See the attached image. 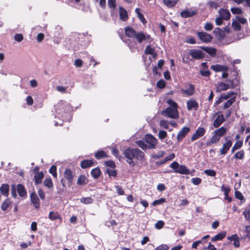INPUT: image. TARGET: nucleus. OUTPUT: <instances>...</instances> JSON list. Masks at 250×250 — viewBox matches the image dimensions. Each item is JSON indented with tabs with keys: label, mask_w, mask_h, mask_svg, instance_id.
I'll return each instance as SVG.
<instances>
[{
	"label": "nucleus",
	"mask_w": 250,
	"mask_h": 250,
	"mask_svg": "<svg viewBox=\"0 0 250 250\" xmlns=\"http://www.w3.org/2000/svg\"><path fill=\"white\" fill-rule=\"evenodd\" d=\"M226 232L225 231H222L220 233L214 236V237H213L211 238V241L213 242L218 240H221L226 236Z\"/></svg>",
	"instance_id": "29"
},
{
	"label": "nucleus",
	"mask_w": 250,
	"mask_h": 250,
	"mask_svg": "<svg viewBox=\"0 0 250 250\" xmlns=\"http://www.w3.org/2000/svg\"><path fill=\"white\" fill-rule=\"evenodd\" d=\"M192 183L195 185H199L201 182L202 180L200 178H193L191 179Z\"/></svg>",
	"instance_id": "58"
},
{
	"label": "nucleus",
	"mask_w": 250,
	"mask_h": 250,
	"mask_svg": "<svg viewBox=\"0 0 250 250\" xmlns=\"http://www.w3.org/2000/svg\"><path fill=\"white\" fill-rule=\"evenodd\" d=\"M17 190L20 196H21V197H26V190L23 186H22L21 184L18 185L17 187Z\"/></svg>",
	"instance_id": "17"
},
{
	"label": "nucleus",
	"mask_w": 250,
	"mask_h": 250,
	"mask_svg": "<svg viewBox=\"0 0 250 250\" xmlns=\"http://www.w3.org/2000/svg\"><path fill=\"white\" fill-rule=\"evenodd\" d=\"M166 83L165 82L164 80H159L157 83V86L158 87L160 88H163L165 87Z\"/></svg>",
	"instance_id": "60"
},
{
	"label": "nucleus",
	"mask_w": 250,
	"mask_h": 250,
	"mask_svg": "<svg viewBox=\"0 0 250 250\" xmlns=\"http://www.w3.org/2000/svg\"><path fill=\"white\" fill-rule=\"evenodd\" d=\"M197 35L199 38L203 42H210L212 38L211 35L203 32H198Z\"/></svg>",
	"instance_id": "10"
},
{
	"label": "nucleus",
	"mask_w": 250,
	"mask_h": 250,
	"mask_svg": "<svg viewBox=\"0 0 250 250\" xmlns=\"http://www.w3.org/2000/svg\"><path fill=\"white\" fill-rule=\"evenodd\" d=\"M190 128L188 127H183L178 133L177 139L178 141H181L186 135L189 132Z\"/></svg>",
	"instance_id": "13"
},
{
	"label": "nucleus",
	"mask_w": 250,
	"mask_h": 250,
	"mask_svg": "<svg viewBox=\"0 0 250 250\" xmlns=\"http://www.w3.org/2000/svg\"><path fill=\"white\" fill-rule=\"evenodd\" d=\"M136 33L131 27H127L125 28V34L128 37L134 38Z\"/></svg>",
	"instance_id": "23"
},
{
	"label": "nucleus",
	"mask_w": 250,
	"mask_h": 250,
	"mask_svg": "<svg viewBox=\"0 0 250 250\" xmlns=\"http://www.w3.org/2000/svg\"><path fill=\"white\" fill-rule=\"evenodd\" d=\"M243 145V141H237L235 144L233 146L236 148V149H238L240 148Z\"/></svg>",
	"instance_id": "61"
},
{
	"label": "nucleus",
	"mask_w": 250,
	"mask_h": 250,
	"mask_svg": "<svg viewBox=\"0 0 250 250\" xmlns=\"http://www.w3.org/2000/svg\"><path fill=\"white\" fill-rule=\"evenodd\" d=\"M204 172L207 175L210 176H215L216 175V172L213 170L211 169H206L204 171Z\"/></svg>",
	"instance_id": "55"
},
{
	"label": "nucleus",
	"mask_w": 250,
	"mask_h": 250,
	"mask_svg": "<svg viewBox=\"0 0 250 250\" xmlns=\"http://www.w3.org/2000/svg\"><path fill=\"white\" fill-rule=\"evenodd\" d=\"M9 189V187L7 184H2L0 188L1 193L5 196L8 195Z\"/></svg>",
	"instance_id": "27"
},
{
	"label": "nucleus",
	"mask_w": 250,
	"mask_h": 250,
	"mask_svg": "<svg viewBox=\"0 0 250 250\" xmlns=\"http://www.w3.org/2000/svg\"><path fill=\"white\" fill-rule=\"evenodd\" d=\"M169 247L166 245H161L157 247L155 250H168Z\"/></svg>",
	"instance_id": "64"
},
{
	"label": "nucleus",
	"mask_w": 250,
	"mask_h": 250,
	"mask_svg": "<svg viewBox=\"0 0 250 250\" xmlns=\"http://www.w3.org/2000/svg\"><path fill=\"white\" fill-rule=\"evenodd\" d=\"M187 109L188 110H197L198 108V104L193 100H189L187 103Z\"/></svg>",
	"instance_id": "14"
},
{
	"label": "nucleus",
	"mask_w": 250,
	"mask_h": 250,
	"mask_svg": "<svg viewBox=\"0 0 250 250\" xmlns=\"http://www.w3.org/2000/svg\"><path fill=\"white\" fill-rule=\"evenodd\" d=\"M236 21L239 23L242 24H245L247 22V20L246 18L243 17H240L239 16H236L235 17Z\"/></svg>",
	"instance_id": "53"
},
{
	"label": "nucleus",
	"mask_w": 250,
	"mask_h": 250,
	"mask_svg": "<svg viewBox=\"0 0 250 250\" xmlns=\"http://www.w3.org/2000/svg\"><path fill=\"white\" fill-rule=\"evenodd\" d=\"M49 218L51 220H55L60 219V217L57 212L50 211L49 214Z\"/></svg>",
	"instance_id": "37"
},
{
	"label": "nucleus",
	"mask_w": 250,
	"mask_h": 250,
	"mask_svg": "<svg viewBox=\"0 0 250 250\" xmlns=\"http://www.w3.org/2000/svg\"><path fill=\"white\" fill-rule=\"evenodd\" d=\"M178 0H163L164 4L168 8L173 7L177 3Z\"/></svg>",
	"instance_id": "31"
},
{
	"label": "nucleus",
	"mask_w": 250,
	"mask_h": 250,
	"mask_svg": "<svg viewBox=\"0 0 250 250\" xmlns=\"http://www.w3.org/2000/svg\"><path fill=\"white\" fill-rule=\"evenodd\" d=\"M145 138L148 144V148L154 149L157 144V139L153 135L149 134L146 135Z\"/></svg>",
	"instance_id": "6"
},
{
	"label": "nucleus",
	"mask_w": 250,
	"mask_h": 250,
	"mask_svg": "<svg viewBox=\"0 0 250 250\" xmlns=\"http://www.w3.org/2000/svg\"><path fill=\"white\" fill-rule=\"evenodd\" d=\"M11 205L10 200L9 199H6L3 201L1 205V208L2 210H6L9 206Z\"/></svg>",
	"instance_id": "36"
},
{
	"label": "nucleus",
	"mask_w": 250,
	"mask_h": 250,
	"mask_svg": "<svg viewBox=\"0 0 250 250\" xmlns=\"http://www.w3.org/2000/svg\"><path fill=\"white\" fill-rule=\"evenodd\" d=\"M106 172L108 174L109 176L115 177L117 175V172L114 169H107Z\"/></svg>",
	"instance_id": "56"
},
{
	"label": "nucleus",
	"mask_w": 250,
	"mask_h": 250,
	"mask_svg": "<svg viewBox=\"0 0 250 250\" xmlns=\"http://www.w3.org/2000/svg\"><path fill=\"white\" fill-rule=\"evenodd\" d=\"M228 239L233 241V245L236 248L240 246V240L238 236L236 234H234L231 236L228 237Z\"/></svg>",
	"instance_id": "18"
},
{
	"label": "nucleus",
	"mask_w": 250,
	"mask_h": 250,
	"mask_svg": "<svg viewBox=\"0 0 250 250\" xmlns=\"http://www.w3.org/2000/svg\"><path fill=\"white\" fill-rule=\"evenodd\" d=\"M236 97L235 96H233L232 98H231L229 100H227L224 104L223 105V109H226L229 108L232 104L235 102Z\"/></svg>",
	"instance_id": "32"
},
{
	"label": "nucleus",
	"mask_w": 250,
	"mask_h": 250,
	"mask_svg": "<svg viewBox=\"0 0 250 250\" xmlns=\"http://www.w3.org/2000/svg\"><path fill=\"white\" fill-rule=\"evenodd\" d=\"M107 4L109 8L111 9L110 13L112 15L116 8V0H107Z\"/></svg>",
	"instance_id": "30"
},
{
	"label": "nucleus",
	"mask_w": 250,
	"mask_h": 250,
	"mask_svg": "<svg viewBox=\"0 0 250 250\" xmlns=\"http://www.w3.org/2000/svg\"><path fill=\"white\" fill-rule=\"evenodd\" d=\"M80 201L82 203L85 204H92L93 202V199L91 197H83L80 199Z\"/></svg>",
	"instance_id": "39"
},
{
	"label": "nucleus",
	"mask_w": 250,
	"mask_h": 250,
	"mask_svg": "<svg viewBox=\"0 0 250 250\" xmlns=\"http://www.w3.org/2000/svg\"><path fill=\"white\" fill-rule=\"evenodd\" d=\"M146 54L154 55V48L152 47L150 45H147L145 50Z\"/></svg>",
	"instance_id": "44"
},
{
	"label": "nucleus",
	"mask_w": 250,
	"mask_h": 250,
	"mask_svg": "<svg viewBox=\"0 0 250 250\" xmlns=\"http://www.w3.org/2000/svg\"><path fill=\"white\" fill-rule=\"evenodd\" d=\"M43 177L44 175L42 172H40L36 173L34 177L35 184L36 185L41 184Z\"/></svg>",
	"instance_id": "22"
},
{
	"label": "nucleus",
	"mask_w": 250,
	"mask_h": 250,
	"mask_svg": "<svg viewBox=\"0 0 250 250\" xmlns=\"http://www.w3.org/2000/svg\"><path fill=\"white\" fill-rule=\"evenodd\" d=\"M165 202V199L161 198L160 199L155 200L152 203V205L153 206H157L158 205L162 204L163 203H164Z\"/></svg>",
	"instance_id": "59"
},
{
	"label": "nucleus",
	"mask_w": 250,
	"mask_h": 250,
	"mask_svg": "<svg viewBox=\"0 0 250 250\" xmlns=\"http://www.w3.org/2000/svg\"><path fill=\"white\" fill-rule=\"evenodd\" d=\"M243 214L246 220L250 221V208L246 209Z\"/></svg>",
	"instance_id": "52"
},
{
	"label": "nucleus",
	"mask_w": 250,
	"mask_h": 250,
	"mask_svg": "<svg viewBox=\"0 0 250 250\" xmlns=\"http://www.w3.org/2000/svg\"><path fill=\"white\" fill-rule=\"evenodd\" d=\"M208 4L211 7L214 9H217L219 7L218 3L216 1H209Z\"/></svg>",
	"instance_id": "54"
},
{
	"label": "nucleus",
	"mask_w": 250,
	"mask_h": 250,
	"mask_svg": "<svg viewBox=\"0 0 250 250\" xmlns=\"http://www.w3.org/2000/svg\"><path fill=\"white\" fill-rule=\"evenodd\" d=\"M229 82V83H218L216 84L215 87L216 88V91L220 92L222 91L227 90L229 88H233L235 86V85L233 84L232 81L230 80H227Z\"/></svg>",
	"instance_id": "5"
},
{
	"label": "nucleus",
	"mask_w": 250,
	"mask_h": 250,
	"mask_svg": "<svg viewBox=\"0 0 250 250\" xmlns=\"http://www.w3.org/2000/svg\"><path fill=\"white\" fill-rule=\"evenodd\" d=\"M160 125L164 128L167 129L168 128V122L166 120H162L159 122Z\"/></svg>",
	"instance_id": "51"
},
{
	"label": "nucleus",
	"mask_w": 250,
	"mask_h": 250,
	"mask_svg": "<svg viewBox=\"0 0 250 250\" xmlns=\"http://www.w3.org/2000/svg\"><path fill=\"white\" fill-rule=\"evenodd\" d=\"M201 48L202 50H204L205 51H206L207 53H208L212 56H215L216 54V50L214 48L204 46H202L201 47Z\"/></svg>",
	"instance_id": "25"
},
{
	"label": "nucleus",
	"mask_w": 250,
	"mask_h": 250,
	"mask_svg": "<svg viewBox=\"0 0 250 250\" xmlns=\"http://www.w3.org/2000/svg\"><path fill=\"white\" fill-rule=\"evenodd\" d=\"M95 157L97 159H100L107 157L106 154L104 151H99L95 154Z\"/></svg>",
	"instance_id": "38"
},
{
	"label": "nucleus",
	"mask_w": 250,
	"mask_h": 250,
	"mask_svg": "<svg viewBox=\"0 0 250 250\" xmlns=\"http://www.w3.org/2000/svg\"><path fill=\"white\" fill-rule=\"evenodd\" d=\"M136 144L143 150L148 148V146L142 141H138L136 142Z\"/></svg>",
	"instance_id": "48"
},
{
	"label": "nucleus",
	"mask_w": 250,
	"mask_h": 250,
	"mask_svg": "<svg viewBox=\"0 0 250 250\" xmlns=\"http://www.w3.org/2000/svg\"><path fill=\"white\" fill-rule=\"evenodd\" d=\"M167 103L169 107L167 108L165 110L162 111V115L166 117L171 119H178L179 117L178 111L177 110V104L172 100H168Z\"/></svg>",
	"instance_id": "2"
},
{
	"label": "nucleus",
	"mask_w": 250,
	"mask_h": 250,
	"mask_svg": "<svg viewBox=\"0 0 250 250\" xmlns=\"http://www.w3.org/2000/svg\"><path fill=\"white\" fill-rule=\"evenodd\" d=\"M167 136V133L166 131L161 130L159 131L158 133V137L160 140L165 139Z\"/></svg>",
	"instance_id": "49"
},
{
	"label": "nucleus",
	"mask_w": 250,
	"mask_h": 250,
	"mask_svg": "<svg viewBox=\"0 0 250 250\" xmlns=\"http://www.w3.org/2000/svg\"><path fill=\"white\" fill-rule=\"evenodd\" d=\"M123 155L126 162L132 167L138 164H143L146 160L145 153L137 148L127 147L124 151Z\"/></svg>",
	"instance_id": "1"
},
{
	"label": "nucleus",
	"mask_w": 250,
	"mask_h": 250,
	"mask_svg": "<svg viewBox=\"0 0 250 250\" xmlns=\"http://www.w3.org/2000/svg\"><path fill=\"white\" fill-rule=\"evenodd\" d=\"M205 132V129L203 127L198 128L195 132L192 135L191 138V141H194L197 140L198 138L203 136Z\"/></svg>",
	"instance_id": "11"
},
{
	"label": "nucleus",
	"mask_w": 250,
	"mask_h": 250,
	"mask_svg": "<svg viewBox=\"0 0 250 250\" xmlns=\"http://www.w3.org/2000/svg\"><path fill=\"white\" fill-rule=\"evenodd\" d=\"M112 154L118 158L119 160H121L122 158H123L122 156L119 155V152L118 149L115 148H112Z\"/></svg>",
	"instance_id": "50"
},
{
	"label": "nucleus",
	"mask_w": 250,
	"mask_h": 250,
	"mask_svg": "<svg viewBox=\"0 0 250 250\" xmlns=\"http://www.w3.org/2000/svg\"><path fill=\"white\" fill-rule=\"evenodd\" d=\"M149 35L146 36L145 34L142 32L136 33L134 37V38H135L139 43L142 42L143 41L146 40V39H149Z\"/></svg>",
	"instance_id": "20"
},
{
	"label": "nucleus",
	"mask_w": 250,
	"mask_h": 250,
	"mask_svg": "<svg viewBox=\"0 0 250 250\" xmlns=\"http://www.w3.org/2000/svg\"><path fill=\"white\" fill-rule=\"evenodd\" d=\"M85 180H86V178H85V176L81 175L79 176V177L77 180V184L78 185H84L86 184V182H85Z\"/></svg>",
	"instance_id": "42"
},
{
	"label": "nucleus",
	"mask_w": 250,
	"mask_h": 250,
	"mask_svg": "<svg viewBox=\"0 0 250 250\" xmlns=\"http://www.w3.org/2000/svg\"><path fill=\"white\" fill-rule=\"evenodd\" d=\"M189 54L192 57V58L195 60L202 59L205 57V54L203 51L198 49L190 50Z\"/></svg>",
	"instance_id": "8"
},
{
	"label": "nucleus",
	"mask_w": 250,
	"mask_h": 250,
	"mask_svg": "<svg viewBox=\"0 0 250 250\" xmlns=\"http://www.w3.org/2000/svg\"><path fill=\"white\" fill-rule=\"evenodd\" d=\"M197 14V11L190 8H187L180 13V16L183 18H188L194 16Z\"/></svg>",
	"instance_id": "9"
},
{
	"label": "nucleus",
	"mask_w": 250,
	"mask_h": 250,
	"mask_svg": "<svg viewBox=\"0 0 250 250\" xmlns=\"http://www.w3.org/2000/svg\"><path fill=\"white\" fill-rule=\"evenodd\" d=\"M211 68L216 72L227 71L228 69L227 66L219 64L212 65L211 66Z\"/></svg>",
	"instance_id": "21"
},
{
	"label": "nucleus",
	"mask_w": 250,
	"mask_h": 250,
	"mask_svg": "<svg viewBox=\"0 0 250 250\" xmlns=\"http://www.w3.org/2000/svg\"><path fill=\"white\" fill-rule=\"evenodd\" d=\"M220 138L217 136L215 134L211 137L209 142H208L207 144L209 145L210 144H214L218 142Z\"/></svg>",
	"instance_id": "46"
},
{
	"label": "nucleus",
	"mask_w": 250,
	"mask_h": 250,
	"mask_svg": "<svg viewBox=\"0 0 250 250\" xmlns=\"http://www.w3.org/2000/svg\"><path fill=\"white\" fill-rule=\"evenodd\" d=\"M92 176L94 179H97L101 174V170L98 167L93 169L91 171Z\"/></svg>",
	"instance_id": "34"
},
{
	"label": "nucleus",
	"mask_w": 250,
	"mask_h": 250,
	"mask_svg": "<svg viewBox=\"0 0 250 250\" xmlns=\"http://www.w3.org/2000/svg\"><path fill=\"white\" fill-rule=\"evenodd\" d=\"M55 111L57 115L55 117L62 118V116L66 111H68L70 108L65 101H61L55 105Z\"/></svg>",
	"instance_id": "3"
},
{
	"label": "nucleus",
	"mask_w": 250,
	"mask_h": 250,
	"mask_svg": "<svg viewBox=\"0 0 250 250\" xmlns=\"http://www.w3.org/2000/svg\"><path fill=\"white\" fill-rule=\"evenodd\" d=\"M30 198L31 203L34 205L36 208H38L40 207V201L37 195L35 193H32L30 195Z\"/></svg>",
	"instance_id": "15"
},
{
	"label": "nucleus",
	"mask_w": 250,
	"mask_h": 250,
	"mask_svg": "<svg viewBox=\"0 0 250 250\" xmlns=\"http://www.w3.org/2000/svg\"><path fill=\"white\" fill-rule=\"evenodd\" d=\"M227 129L224 127L222 126L220 128L215 130L214 133L215 134L220 138L222 137L226 133Z\"/></svg>",
	"instance_id": "33"
},
{
	"label": "nucleus",
	"mask_w": 250,
	"mask_h": 250,
	"mask_svg": "<svg viewBox=\"0 0 250 250\" xmlns=\"http://www.w3.org/2000/svg\"><path fill=\"white\" fill-rule=\"evenodd\" d=\"M213 28V25L212 23L208 22L206 23L204 26V29L207 31H210Z\"/></svg>",
	"instance_id": "62"
},
{
	"label": "nucleus",
	"mask_w": 250,
	"mask_h": 250,
	"mask_svg": "<svg viewBox=\"0 0 250 250\" xmlns=\"http://www.w3.org/2000/svg\"><path fill=\"white\" fill-rule=\"evenodd\" d=\"M119 14L120 19L126 21L128 19V16L126 11L122 7H119Z\"/></svg>",
	"instance_id": "24"
},
{
	"label": "nucleus",
	"mask_w": 250,
	"mask_h": 250,
	"mask_svg": "<svg viewBox=\"0 0 250 250\" xmlns=\"http://www.w3.org/2000/svg\"><path fill=\"white\" fill-rule=\"evenodd\" d=\"M225 119L222 114L219 115L214 120L213 125L215 127H219L224 121Z\"/></svg>",
	"instance_id": "19"
},
{
	"label": "nucleus",
	"mask_w": 250,
	"mask_h": 250,
	"mask_svg": "<svg viewBox=\"0 0 250 250\" xmlns=\"http://www.w3.org/2000/svg\"><path fill=\"white\" fill-rule=\"evenodd\" d=\"M93 165L92 160H83L81 162V167L82 168H86L91 167Z\"/></svg>",
	"instance_id": "26"
},
{
	"label": "nucleus",
	"mask_w": 250,
	"mask_h": 250,
	"mask_svg": "<svg viewBox=\"0 0 250 250\" xmlns=\"http://www.w3.org/2000/svg\"><path fill=\"white\" fill-rule=\"evenodd\" d=\"M221 190L224 192V194H229L230 188L228 187H225L224 185L221 186Z\"/></svg>",
	"instance_id": "57"
},
{
	"label": "nucleus",
	"mask_w": 250,
	"mask_h": 250,
	"mask_svg": "<svg viewBox=\"0 0 250 250\" xmlns=\"http://www.w3.org/2000/svg\"><path fill=\"white\" fill-rule=\"evenodd\" d=\"M57 167L55 165L52 166L49 169V172L52 174L53 176L56 178L57 173L56 172Z\"/></svg>",
	"instance_id": "47"
},
{
	"label": "nucleus",
	"mask_w": 250,
	"mask_h": 250,
	"mask_svg": "<svg viewBox=\"0 0 250 250\" xmlns=\"http://www.w3.org/2000/svg\"><path fill=\"white\" fill-rule=\"evenodd\" d=\"M219 16L224 20H228L230 18V14L229 10L225 9H220L219 11Z\"/></svg>",
	"instance_id": "16"
},
{
	"label": "nucleus",
	"mask_w": 250,
	"mask_h": 250,
	"mask_svg": "<svg viewBox=\"0 0 250 250\" xmlns=\"http://www.w3.org/2000/svg\"><path fill=\"white\" fill-rule=\"evenodd\" d=\"M64 176L65 178L69 182L71 183L73 179L72 171L69 169H66L64 172Z\"/></svg>",
	"instance_id": "28"
},
{
	"label": "nucleus",
	"mask_w": 250,
	"mask_h": 250,
	"mask_svg": "<svg viewBox=\"0 0 250 250\" xmlns=\"http://www.w3.org/2000/svg\"><path fill=\"white\" fill-rule=\"evenodd\" d=\"M230 11L233 14H241L243 13L241 8L238 7H232L231 8Z\"/></svg>",
	"instance_id": "45"
},
{
	"label": "nucleus",
	"mask_w": 250,
	"mask_h": 250,
	"mask_svg": "<svg viewBox=\"0 0 250 250\" xmlns=\"http://www.w3.org/2000/svg\"><path fill=\"white\" fill-rule=\"evenodd\" d=\"M170 167L174 170V172L182 174H189V170L185 166L180 165L177 162H172Z\"/></svg>",
	"instance_id": "4"
},
{
	"label": "nucleus",
	"mask_w": 250,
	"mask_h": 250,
	"mask_svg": "<svg viewBox=\"0 0 250 250\" xmlns=\"http://www.w3.org/2000/svg\"><path fill=\"white\" fill-rule=\"evenodd\" d=\"M181 90L188 96H191L195 93L194 86L190 83L186 84L184 87L181 88Z\"/></svg>",
	"instance_id": "7"
},
{
	"label": "nucleus",
	"mask_w": 250,
	"mask_h": 250,
	"mask_svg": "<svg viewBox=\"0 0 250 250\" xmlns=\"http://www.w3.org/2000/svg\"><path fill=\"white\" fill-rule=\"evenodd\" d=\"M234 158L236 159L242 160L244 157V151L243 150H241L237 152L234 156Z\"/></svg>",
	"instance_id": "40"
},
{
	"label": "nucleus",
	"mask_w": 250,
	"mask_h": 250,
	"mask_svg": "<svg viewBox=\"0 0 250 250\" xmlns=\"http://www.w3.org/2000/svg\"><path fill=\"white\" fill-rule=\"evenodd\" d=\"M232 27L235 31H239L241 29L240 23L236 21H233L232 22Z\"/></svg>",
	"instance_id": "41"
},
{
	"label": "nucleus",
	"mask_w": 250,
	"mask_h": 250,
	"mask_svg": "<svg viewBox=\"0 0 250 250\" xmlns=\"http://www.w3.org/2000/svg\"><path fill=\"white\" fill-rule=\"evenodd\" d=\"M43 184L45 187L48 188H51L53 186L52 180L50 178L45 179L43 182Z\"/></svg>",
	"instance_id": "43"
},
{
	"label": "nucleus",
	"mask_w": 250,
	"mask_h": 250,
	"mask_svg": "<svg viewBox=\"0 0 250 250\" xmlns=\"http://www.w3.org/2000/svg\"><path fill=\"white\" fill-rule=\"evenodd\" d=\"M164 225V223L162 221H158L155 224V227L157 229H161Z\"/></svg>",
	"instance_id": "63"
},
{
	"label": "nucleus",
	"mask_w": 250,
	"mask_h": 250,
	"mask_svg": "<svg viewBox=\"0 0 250 250\" xmlns=\"http://www.w3.org/2000/svg\"><path fill=\"white\" fill-rule=\"evenodd\" d=\"M235 94V93L233 92H229L227 94H222L221 95V99H223V100H227L229 99H230L231 98H232L234 95Z\"/></svg>",
	"instance_id": "35"
},
{
	"label": "nucleus",
	"mask_w": 250,
	"mask_h": 250,
	"mask_svg": "<svg viewBox=\"0 0 250 250\" xmlns=\"http://www.w3.org/2000/svg\"><path fill=\"white\" fill-rule=\"evenodd\" d=\"M225 139L226 142L223 144L222 148L220 150V154L222 155L226 154L232 146V142L230 140H228L227 137H225Z\"/></svg>",
	"instance_id": "12"
}]
</instances>
